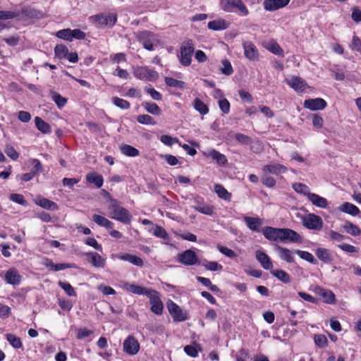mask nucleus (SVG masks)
I'll use <instances>...</instances> for the list:
<instances>
[{
	"label": "nucleus",
	"instance_id": "nucleus-1",
	"mask_svg": "<svg viewBox=\"0 0 361 361\" xmlns=\"http://www.w3.org/2000/svg\"><path fill=\"white\" fill-rule=\"evenodd\" d=\"M111 204L109 206L110 212L109 216L125 224H129L131 221V215L124 207H121L119 202L113 198H110Z\"/></svg>",
	"mask_w": 361,
	"mask_h": 361
},
{
	"label": "nucleus",
	"instance_id": "nucleus-2",
	"mask_svg": "<svg viewBox=\"0 0 361 361\" xmlns=\"http://www.w3.org/2000/svg\"><path fill=\"white\" fill-rule=\"evenodd\" d=\"M221 8L226 12H232L234 8L238 10L243 16L249 14L248 9L242 0H221Z\"/></svg>",
	"mask_w": 361,
	"mask_h": 361
},
{
	"label": "nucleus",
	"instance_id": "nucleus-3",
	"mask_svg": "<svg viewBox=\"0 0 361 361\" xmlns=\"http://www.w3.org/2000/svg\"><path fill=\"white\" fill-rule=\"evenodd\" d=\"M137 39L143 45L147 50L152 51L154 49V44L158 43L156 35L148 30L138 32L136 34Z\"/></svg>",
	"mask_w": 361,
	"mask_h": 361
},
{
	"label": "nucleus",
	"instance_id": "nucleus-4",
	"mask_svg": "<svg viewBox=\"0 0 361 361\" xmlns=\"http://www.w3.org/2000/svg\"><path fill=\"white\" fill-rule=\"evenodd\" d=\"M195 47L191 39L185 41L180 47V54L179 56L180 62L185 66H188L191 63L192 55Z\"/></svg>",
	"mask_w": 361,
	"mask_h": 361
},
{
	"label": "nucleus",
	"instance_id": "nucleus-5",
	"mask_svg": "<svg viewBox=\"0 0 361 361\" xmlns=\"http://www.w3.org/2000/svg\"><path fill=\"white\" fill-rule=\"evenodd\" d=\"M135 76L140 79L147 81H155L159 78L158 73L147 66H140L135 69L134 71Z\"/></svg>",
	"mask_w": 361,
	"mask_h": 361
},
{
	"label": "nucleus",
	"instance_id": "nucleus-6",
	"mask_svg": "<svg viewBox=\"0 0 361 361\" xmlns=\"http://www.w3.org/2000/svg\"><path fill=\"white\" fill-rule=\"evenodd\" d=\"M302 223L305 228L316 231L321 230L323 225L322 218L314 214H309L302 217Z\"/></svg>",
	"mask_w": 361,
	"mask_h": 361
},
{
	"label": "nucleus",
	"instance_id": "nucleus-7",
	"mask_svg": "<svg viewBox=\"0 0 361 361\" xmlns=\"http://www.w3.org/2000/svg\"><path fill=\"white\" fill-rule=\"evenodd\" d=\"M177 261L185 266H192L197 264H200L196 253L190 249L178 254Z\"/></svg>",
	"mask_w": 361,
	"mask_h": 361
},
{
	"label": "nucleus",
	"instance_id": "nucleus-8",
	"mask_svg": "<svg viewBox=\"0 0 361 361\" xmlns=\"http://www.w3.org/2000/svg\"><path fill=\"white\" fill-rule=\"evenodd\" d=\"M313 290L316 295L322 298L324 303L331 305L336 303V295L331 290L316 286Z\"/></svg>",
	"mask_w": 361,
	"mask_h": 361
},
{
	"label": "nucleus",
	"instance_id": "nucleus-9",
	"mask_svg": "<svg viewBox=\"0 0 361 361\" xmlns=\"http://www.w3.org/2000/svg\"><path fill=\"white\" fill-rule=\"evenodd\" d=\"M244 55L246 59L251 61H257L259 59V53L256 46L250 41L243 42Z\"/></svg>",
	"mask_w": 361,
	"mask_h": 361
},
{
	"label": "nucleus",
	"instance_id": "nucleus-10",
	"mask_svg": "<svg viewBox=\"0 0 361 361\" xmlns=\"http://www.w3.org/2000/svg\"><path fill=\"white\" fill-rule=\"evenodd\" d=\"M168 310L175 322H183L187 319L180 307L172 300H169L167 304Z\"/></svg>",
	"mask_w": 361,
	"mask_h": 361
},
{
	"label": "nucleus",
	"instance_id": "nucleus-11",
	"mask_svg": "<svg viewBox=\"0 0 361 361\" xmlns=\"http://www.w3.org/2000/svg\"><path fill=\"white\" fill-rule=\"evenodd\" d=\"M281 243H300L302 239L300 235L290 228H281Z\"/></svg>",
	"mask_w": 361,
	"mask_h": 361
},
{
	"label": "nucleus",
	"instance_id": "nucleus-12",
	"mask_svg": "<svg viewBox=\"0 0 361 361\" xmlns=\"http://www.w3.org/2000/svg\"><path fill=\"white\" fill-rule=\"evenodd\" d=\"M140 350V343L133 336H128L123 342V350L129 355H134Z\"/></svg>",
	"mask_w": 361,
	"mask_h": 361
},
{
	"label": "nucleus",
	"instance_id": "nucleus-13",
	"mask_svg": "<svg viewBox=\"0 0 361 361\" xmlns=\"http://www.w3.org/2000/svg\"><path fill=\"white\" fill-rule=\"evenodd\" d=\"M262 232L267 240L274 242H281V228L265 226Z\"/></svg>",
	"mask_w": 361,
	"mask_h": 361
},
{
	"label": "nucleus",
	"instance_id": "nucleus-14",
	"mask_svg": "<svg viewBox=\"0 0 361 361\" xmlns=\"http://www.w3.org/2000/svg\"><path fill=\"white\" fill-rule=\"evenodd\" d=\"M303 106L311 111H319L324 109L327 103L322 98L308 99L305 100Z\"/></svg>",
	"mask_w": 361,
	"mask_h": 361
},
{
	"label": "nucleus",
	"instance_id": "nucleus-15",
	"mask_svg": "<svg viewBox=\"0 0 361 361\" xmlns=\"http://www.w3.org/2000/svg\"><path fill=\"white\" fill-rule=\"evenodd\" d=\"M286 83L297 92H303L307 87V84L305 80L298 76H292L286 79Z\"/></svg>",
	"mask_w": 361,
	"mask_h": 361
},
{
	"label": "nucleus",
	"instance_id": "nucleus-16",
	"mask_svg": "<svg viewBox=\"0 0 361 361\" xmlns=\"http://www.w3.org/2000/svg\"><path fill=\"white\" fill-rule=\"evenodd\" d=\"M154 294H150L148 298L152 305L151 311L157 315L162 314L164 305L159 295V293L154 290Z\"/></svg>",
	"mask_w": 361,
	"mask_h": 361
},
{
	"label": "nucleus",
	"instance_id": "nucleus-17",
	"mask_svg": "<svg viewBox=\"0 0 361 361\" xmlns=\"http://www.w3.org/2000/svg\"><path fill=\"white\" fill-rule=\"evenodd\" d=\"M123 289H125L126 290H127L128 292H131L134 294L145 295H147V297L152 293V294L155 293L154 290H153V289L147 288L145 287H142L140 286H137L135 284H130L128 283H126L123 285Z\"/></svg>",
	"mask_w": 361,
	"mask_h": 361
},
{
	"label": "nucleus",
	"instance_id": "nucleus-18",
	"mask_svg": "<svg viewBox=\"0 0 361 361\" xmlns=\"http://www.w3.org/2000/svg\"><path fill=\"white\" fill-rule=\"evenodd\" d=\"M94 23L98 25V26H109V27H111L113 25H114V24L116 23V20H117V18H116V16L115 15H113V14H109V15H103V14H99V15H97L94 17Z\"/></svg>",
	"mask_w": 361,
	"mask_h": 361
},
{
	"label": "nucleus",
	"instance_id": "nucleus-19",
	"mask_svg": "<svg viewBox=\"0 0 361 361\" xmlns=\"http://www.w3.org/2000/svg\"><path fill=\"white\" fill-rule=\"evenodd\" d=\"M290 2V0H265L264 8L267 11H274L285 7Z\"/></svg>",
	"mask_w": 361,
	"mask_h": 361
},
{
	"label": "nucleus",
	"instance_id": "nucleus-20",
	"mask_svg": "<svg viewBox=\"0 0 361 361\" xmlns=\"http://www.w3.org/2000/svg\"><path fill=\"white\" fill-rule=\"evenodd\" d=\"M255 257L264 269L269 270L272 268L273 264L269 257L264 251L257 250L255 252Z\"/></svg>",
	"mask_w": 361,
	"mask_h": 361
},
{
	"label": "nucleus",
	"instance_id": "nucleus-21",
	"mask_svg": "<svg viewBox=\"0 0 361 361\" xmlns=\"http://www.w3.org/2000/svg\"><path fill=\"white\" fill-rule=\"evenodd\" d=\"M263 171L274 175H279L286 173L288 171V169L281 164H271L264 166Z\"/></svg>",
	"mask_w": 361,
	"mask_h": 361
},
{
	"label": "nucleus",
	"instance_id": "nucleus-22",
	"mask_svg": "<svg viewBox=\"0 0 361 361\" xmlns=\"http://www.w3.org/2000/svg\"><path fill=\"white\" fill-rule=\"evenodd\" d=\"M35 203L43 209L55 211L59 209V206L54 202L42 197H37L35 199Z\"/></svg>",
	"mask_w": 361,
	"mask_h": 361
},
{
	"label": "nucleus",
	"instance_id": "nucleus-23",
	"mask_svg": "<svg viewBox=\"0 0 361 361\" xmlns=\"http://www.w3.org/2000/svg\"><path fill=\"white\" fill-rule=\"evenodd\" d=\"M5 281L6 283L13 286L18 285L21 281V276L15 268H11L6 273Z\"/></svg>",
	"mask_w": 361,
	"mask_h": 361
},
{
	"label": "nucleus",
	"instance_id": "nucleus-24",
	"mask_svg": "<svg viewBox=\"0 0 361 361\" xmlns=\"http://www.w3.org/2000/svg\"><path fill=\"white\" fill-rule=\"evenodd\" d=\"M86 255L87 257V261L94 267L97 268L104 267L106 260L97 252H88Z\"/></svg>",
	"mask_w": 361,
	"mask_h": 361
},
{
	"label": "nucleus",
	"instance_id": "nucleus-25",
	"mask_svg": "<svg viewBox=\"0 0 361 361\" xmlns=\"http://www.w3.org/2000/svg\"><path fill=\"white\" fill-rule=\"evenodd\" d=\"M275 250L277 251L279 257L288 263L294 262L293 252L288 248L283 247L279 245H275Z\"/></svg>",
	"mask_w": 361,
	"mask_h": 361
},
{
	"label": "nucleus",
	"instance_id": "nucleus-26",
	"mask_svg": "<svg viewBox=\"0 0 361 361\" xmlns=\"http://www.w3.org/2000/svg\"><path fill=\"white\" fill-rule=\"evenodd\" d=\"M243 220L247 226L252 231L259 232L262 220L259 217L244 216Z\"/></svg>",
	"mask_w": 361,
	"mask_h": 361
},
{
	"label": "nucleus",
	"instance_id": "nucleus-27",
	"mask_svg": "<svg viewBox=\"0 0 361 361\" xmlns=\"http://www.w3.org/2000/svg\"><path fill=\"white\" fill-rule=\"evenodd\" d=\"M307 197L308 200L315 206L320 207V208H326L328 205V202L326 199L320 197L319 195L308 192L307 194Z\"/></svg>",
	"mask_w": 361,
	"mask_h": 361
},
{
	"label": "nucleus",
	"instance_id": "nucleus-28",
	"mask_svg": "<svg viewBox=\"0 0 361 361\" xmlns=\"http://www.w3.org/2000/svg\"><path fill=\"white\" fill-rule=\"evenodd\" d=\"M207 26L209 30H224L228 27L229 23L224 19H219L209 22Z\"/></svg>",
	"mask_w": 361,
	"mask_h": 361
},
{
	"label": "nucleus",
	"instance_id": "nucleus-29",
	"mask_svg": "<svg viewBox=\"0 0 361 361\" xmlns=\"http://www.w3.org/2000/svg\"><path fill=\"white\" fill-rule=\"evenodd\" d=\"M339 209L341 212L350 214L353 216H357L360 212L357 206L350 202H344L340 206Z\"/></svg>",
	"mask_w": 361,
	"mask_h": 361
},
{
	"label": "nucleus",
	"instance_id": "nucleus-30",
	"mask_svg": "<svg viewBox=\"0 0 361 361\" xmlns=\"http://www.w3.org/2000/svg\"><path fill=\"white\" fill-rule=\"evenodd\" d=\"M207 156L215 160L216 163L220 166H225L227 163V159L226 156L216 149L210 150Z\"/></svg>",
	"mask_w": 361,
	"mask_h": 361
},
{
	"label": "nucleus",
	"instance_id": "nucleus-31",
	"mask_svg": "<svg viewBox=\"0 0 361 361\" xmlns=\"http://www.w3.org/2000/svg\"><path fill=\"white\" fill-rule=\"evenodd\" d=\"M119 258L121 260L129 262L131 264L136 265L137 267H142L144 265L143 260L136 255L130 254H123L121 255Z\"/></svg>",
	"mask_w": 361,
	"mask_h": 361
},
{
	"label": "nucleus",
	"instance_id": "nucleus-32",
	"mask_svg": "<svg viewBox=\"0 0 361 361\" xmlns=\"http://www.w3.org/2000/svg\"><path fill=\"white\" fill-rule=\"evenodd\" d=\"M315 254L324 263H329L332 261L331 254L327 249L319 247L316 250Z\"/></svg>",
	"mask_w": 361,
	"mask_h": 361
},
{
	"label": "nucleus",
	"instance_id": "nucleus-33",
	"mask_svg": "<svg viewBox=\"0 0 361 361\" xmlns=\"http://www.w3.org/2000/svg\"><path fill=\"white\" fill-rule=\"evenodd\" d=\"M86 180L90 183L94 184L98 188H101L104 183L102 176L96 172L87 174Z\"/></svg>",
	"mask_w": 361,
	"mask_h": 361
},
{
	"label": "nucleus",
	"instance_id": "nucleus-34",
	"mask_svg": "<svg viewBox=\"0 0 361 361\" xmlns=\"http://www.w3.org/2000/svg\"><path fill=\"white\" fill-rule=\"evenodd\" d=\"M343 228L347 233L353 236H357L361 233V230L359 227L349 221H345Z\"/></svg>",
	"mask_w": 361,
	"mask_h": 361
},
{
	"label": "nucleus",
	"instance_id": "nucleus-35",
	"mask_svg": "<svg viewBox=\"0 0 361 361\" xmlns=\"http://www.w3.org/2000/svg\"><path fill=\"white\" fill-rule=\"evenodd\" d=\"M92 219L97 224L100 226H103L106 228H112L114 226V224L111 221L101 215L94 214Z\"/></svg>",
	"mask_w": 361,
	"mask_h": 361
},
{
	"label": "nucleus",
	"instance_id": "nucleus-36",
	"mask_svg": "<svg viewBox=\"0 0 361 361\" xmlns=\"http://www.w3.org/2000/svg\"><path fill=\"white\" fill-rule=\"evenodd\" d=\"M214 192L217 194L219 197L227 201L231 200V193H229L223 185L216 184L214 186Z\"/></svg>",
	"mask_w": 361,
	"mask_h": 361
},
{
	"label": "nucleus",
	"instance_id": "nucleus-37",
	"mask_svg": "<svg viewBox=\"0 0 361 361\" xmlns=\"http://www.w3.org/2000/svg\"><path fill=\"white\" fill-rule=\"evenodd\" d=\"M35 126L37 128L43 133H51V126L49 123L43 121L40 117L35 118Z\"/></svg>",
	"mask_w": 361,
	"mask_h": 361
},
{
	"label": "nucleus",
	"instance_id": "nucleus-38",
	"mask_svg": "<svg viewBox=\"0 0 361 361\" xmlns=\"http://www.w3.org/2000/svg\"><path fill=\"white\" fill-rule=\"evenodd\" d=\"M20 14L23 16L22 18L32 19L37 18L39 13L33 8L25 6L22 8Z\"/></svg>",
	"mask_w": 361,
	"mask_h": 361
},
{
	"label": "nucleus",
	"instance_id": "nucleus-39",
	"mask_svg": "<svg viewBox=\"0 0 361 361\" xmlns=\"http://www.w3.org/2000/svg\"><path fill=\"white\" fill-rule=\"evenodd\" d=\"M271 274L284 283L290 282V275L282 269L272 270L271 271Z\"/></svg>",
	"mask_w": 361,
	"mask_h": 361
},
{
	"label": "nucleus",
	"instance_id": "nucleus-40",
	"mask_svg": "<svg viewBox=\"0 0 361 361\" xmlns=\"http://www.w3.org/2000/svg\"><path fill=\"white\" fill-rule=\"evenodd\" d=\"M142 106L149 114L159 116L161 114V110L159 106L154 102H144Z\"/></svg>",
	"mask_w": 361,
	"mask_h": 361
},
{
	"label": "nucleus",
	"instance_id": "nucleus-41",
	"mask_svg": "<svg viewBox=\"0 0 361 361\" xmlns=\"http://www.w3.org/2000/svg\"><path fill=\"white\" fill-rule=\"evenodd\" d=\"M193 107L202 115H206L209 112L208 106L199 98H195L194 99Z\"/></svg>",
	"mask_w": 361,
	"mask_h": 361
},
{
	"label": "nucleus",
	"instance_id": "nucleus-42",
	"mask_svg": "<svg viewBox=\"0 0 361 361\" xmlns=\"http://www.w3.org/2000/svg\"><path fill=\"white\" fill-rule=\"evenodd\" d=\"M195 211L206 215H212L214 213V208L212 206L205 204L204 203L197 202V205L193 207Z\"/></svg>",
	"mask_w": 361,
	"mask_h": 361
},
{
	"label": "nucleus",
	"instance_id": "nucleus-43",
	"mask_svg": "<svg viewBox=\"0 0 361 361\" xmlns=\"http://www.w3.org/2000/svg\"><path fill=\"white\" fill-rule=\"evenodd\" d=\"M121 152L128 157H137L139 155V150L129 145H124L121 147Z\"/></svg>",
	"mask_w": 361,
	"mask_h": 361
},
{
	"label": "nucleus",
	"instance_id": "nucleus-44",
	"mask_svg": "<svg viewBox=\"0 0 361 361\" xmlns=\"http://www.w3.org/2000/svg\"><path fill=\"white\" fill-rule=\"evenodd\" d=\"M295 252L302 259L309 262L313 264H317V260L314 257V256L309 252L296 250Z\"/></svg>",
	"mask_w": 361,
	"mask_h": 361
},
{
	"label": "nucleus",
	"instance_id": "nucleus-45",
	"mask_svg": "<svg viewBox=\"0 0 361 361\" xmlns=\"http://www.w3.org/2000/svg\"><path fill=\"white\" fill-rule=\"evenodd\" d=\"M152 233L154 235H155L157 238H162V239H164L166 240H169V235L168 233L164 228H162L160 226L157 225L154 228V229L152 231Z\"/></svg>",
	"mask_w": 361,
	"mask_h": 361
},
{
	"label": "nucleus",
	"instance_id": "nucleus-46",
	"mask_svg": "<svg viewBox=\"0 0 361 361\" xmlns=\"http://www.w3.org/2000/svg\"><path fill=\"white\" fill-rule=\"evenodd\" d=\"M51 94L52 99L59 109H61L66 105L67 102L66 98L63 97L61 94L54 91H51Z\"/></svg>",
	"mask_w": 361,
	"mask_h": 361
},
{
	"label": "nucleus",
	"instance_id": "nucleus-47",
	"mask_svg": "<svg viewBox=\"0 0 361 361\" xmlns=\"http://www.w3.org/2000/svg\"><path fill=\"white\" fill-rule=\"evenodd\" d=\"M68 52V49L64 44H57L54 48L55 56L60 59L66 58Z\"/></svg>",
	"mask_w": 361,
	"mask_h": 361
},
{
	"label": "nucleus",
	"instance_id": "nucleus-48",
	"mask_svg": "<svg viewBox=\"0 0 361 361\" xmlns=\"http://www.w3.org/2000/svg\"><path fill=\"white\" fill-rule=\"evenodd\" d=\"M269 51L271 53L278 55V56H283V50L280 47V45L276 42H271L269 43L267 47H266Z\"/></svg>",
	"mask_w": 361,
	"mask_h": 361
},
{
	"label": "nucleus",
	"instance_id": "nucleus-49",
	"mask_svg": "<svg viewBox=\"0 0 361 361\" xmlns=\"http://www.w3.org/2000/svg\"><path fill=\"white\" fill-rule=\"evenodd\" d=\"M112 102L113 104L116 106L117 107L121 109H128L130 107V104L127 100H125L123 99H121L117 97H114L112 98Z\"/></svg>",
	"mask_w": 361,
	"mask_h": 361
},
{
	"label": "nucleus",
	"instance_id": "nucleus-50",
	"mask_svg": "<svg viewBox=\"0 0 361 361\" xmlns=\"http://www.w3.org/2000/svg\"><path fill=\"white\" fill-rule=\"evenodd\" d=\"M6 336L7 341L13 348H20L22 347V342L19 337H17L16 335L11 334H8Z\"/></svg>",
	"mask_w": 361,
	"mask_h": 361
},
{
	"label": "nucleus",
	"instance_id": "nucleus-51",
	"mask_svg": "<svg viewBox=\"0 0 361 361\" xmlns=\"http://www.w3.org/2000/svg\"><path fill=\"white\" fill-rule=\"evenodd\" d=\"M59 286L66 292L68 296H75L76 292L73 287L67 282L59 281Z\"/></svg>",
	"mask_w": 361,
	"mask_h": 361
},
{
	"label": "nucleus",
	"instance_id": "nucleus-52",
	"mask_svg": "<svg viewBox=\"0 0 361 361\" xmlns=\"http://www.w3.org/2000/svg\"><path fill=\"white\" fill-rule=\"evenodd\" d=\"M164 80H165V83L166 84V85H168L169 87L183 88L184 85H185L184 82L178 80L176 79H174V78H170V77H166Z\"/></svg>",
	"mask_w": 361,
	"mask_h": 361
},
{
	"label": "nucleus",
	"instance_id": "nucleus-53",
	"mask_svg": "<svg viewBox=\"0 0 361 361\" xmlns=\"http://www.w3.org/2000/svg\"><path fill=\"white\" fill-rule=\"evenodd\" d=\"M145 91L148 93L153 99L156 101H160L162 99L161 94L154 89L150 85L145 87Z\"/></svg>",
	"mask_w": 361,
	"mask_h": 361
},
{
	"label": "nucleus",
	"instance_id": "nucleus-54",
	"mask_svg": "<svg viewBox=\"0 0 361 361\" xmlns=\"http://www.w3.org/2000/svg\"><path fill=\"white\" fill-rule=\"evenodd\" d=\"M137 121L138 123L145 125H155L156 122L154 118L148 115V114H142L140 115L137 118Z\"/></svg>",
	"mask_w": 361,
	"mask_h": 361
},
{
	"label": "nucleus",
	"instance_id": "nucleus-55",
	"mask_svg": "<svg viewBox=\"0 0 361 361\" xmlns=\"http://www.w3.org/2000/svg\"><path fill=\"white\" fill-rule=\"evenodd\" d=\"M71 32L72 30L69 28L63 29L58 31L56 34V36L60 39H63L68 42H72Z\"/></svg>",
	"mask_w": 361,
	"mask_h": 361
},
{
	"label": "nucleus",
	"instance_id": "nucleus-56",
	"mask_svg": "<svg viewBox=\"0 0 361 361\" xmlns=\"http://www.w3.org/2000/svg\"><path fill=\"white\" fill-rule=\"evenodd\" d=\"M207 270H209L212 271H220L223 269L222 265L219 264L216 262L211 261L207 262L202 264Z\"/></svg>",
	"mask_w": 361,
	"mask_h": 361
},
{
	"label": "nucleus",
	"instance_id": "nucleus-57",
	"mask_svg": "<svg viewBox=\"0 0 361 361\" xmlns=\"http://www.w3.org/2000/svg\"><path fill=\"white\" fill-rule=\"evenodd\" d=\"M222 65L223 67L221 68V71L223 74L226 75H231L233 73V67L231 66V62L228 60H223Z\"/></svg>",
	"mask_w": 361,
	"mask_h": 361
},
{
	"label": "nucleus",
	"instance_id": "nucleus-58",
	"mask_svg": "<svg viewBox=\"0 0 361 361\" xmlns=\"http://www.w3.org/2000/svg\"><path fill=\"white\" fill-rule=\"evenodd\" d=\"M161 142L168 146H171L175 143H179V140L177 137H173L168 135H163L160 137Z\"/></svg>",
	"mask_w": 361,
	"mask_h": 361
},
{
	"label": "nucleus",
	"instance_id": "nucleus-59",
	"mask_svg": "<svg viewBox=\"0 0 361 361\" xmlns=\"http://www.w3.org/2000/svg\"><path fill=\"white\" fill-rule=\"evenodd\" d=\"M9 199L11 201L16 202L19 204H21L23 206L27 205V202L25 200L23 195L17 194V193H12V194H11Z\"/></svg>",
	"mask_w": 361,
	"mask_h": 361
},
{
	"label": "nucleus",
	"instance_id": "nucleus-60",
	"mask_svg": "<svg viewBox=\"0 0 361 361\" xmlns=\"http://www.w3.org/2000/svg\"><path fill=\"white\" fill-rule=\"evenodd\" d=\"M314 343L319 348H324L326 346L328 341L324 335L317 334L314 336Z\"/></svg>",
	"mask_w": 361,
	"mask_h": 361
},
{
	"label": "nucleus",
	"instance_id": "nucleus-61",
	"mask_svg": "<svg viewBox=\"0 0 361 361\" xmlns=\"http://www.w3.org/2000/svg\"><path fill=\"white\" fill-rule=\"evenodd\" d=\"M20 13L13 11H0V21L2 20L13 19L19 16Z\"/></svg>",
	"mask_w": 361,
	"mask_h": 361
},
{
	"label": "nucleus",
	"instance_id": "nucleus-62",
	"mask_svg": "<svg viewBox=\"0 0 361 361\" xmlns=\"http://www.w3.org/2000/svg\"><path fill=\"white\" fill-rule=\"evenodd\" d=\"M4 152L6 154V155L8 157H9L13 160H16L19 157V154L16 152V150L12 146L7 145L5 147Z\"/></svg>",
	"mask_w": 361,
	"mask_h": 361
},
{
	"label": "nucleus",
	"instance_id": "nucleus-63",
	"mask_svg": "<svg viewBox=\"0 0 361 361\" xmlns=\"http://www.w3.org/2000/svg\"><path fill=\"white\" fill-rule=\"evenodd\" d=\"M235 138L237 141L243 145H248L252 141V139L249 136L242 133H236Z\"/></svg>",
	"mask_w": 361,
	"mask_h": 361
},
{
	"label": "nucleus",
	"instance_id": "nucleus-64",
	"mask_svg": "<svg viewBox=\"0 0 361 361\" xmlns=\"http://www.w3.org/2000/svg\"><path fill=\"white\" fill-rule=\"evenodd\" d=\"M350 47L353 50H355L361 53V40L357 36H353Z\"/></svg>",
	"mask_w": 361,
	"mask_h": 361
}]
</instances>
